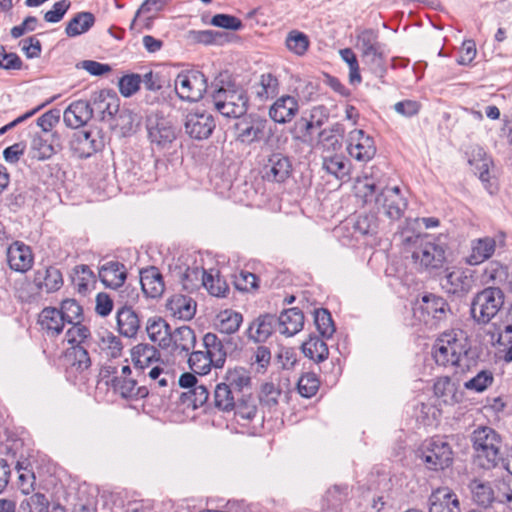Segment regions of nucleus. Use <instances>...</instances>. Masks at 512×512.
I'll return each mask as SVG.
<instances>
[{"label": "nucleus", "mask_w": 512, "mask_h": 512, "mask_svg": "<svg viewBox=\"0 0 512 512\" xmlns=\"http://www.w3.org/2000/svg\"><path fill=\"white\" fill-rule=\"evenodd\" d=\"M402 244L419 272L439 271L447 262L446 246L428 234L403 235Z\"/></svg>", "instance_id": "f257e3e1"}, {"label": "nucleus", "mask_w": 512, "mask_h": 512, "mask_svg": "<svg viewBox=\"0 0 512 512\" xmlns=\"http://www.w3.org/2000/svg\"><path fill=\"white\" fill-rule=\"evenodd\" d=\"M354 192L363 204L373 203L377 210H383L391 220L400 219L407 207V201L398 186L385 187L378 192L374 181L369 177L358 178L354 184Z\"/></svg>", "instance_id": "f03ea898"}, {"label": "nucleus", "mask_w": 512, "mask_h": 512, "mask_svg": "<svg viewBox=\"0 0 512 512\" xmlns=\"http://www.w3.org/2000/svg\"><path fill=\"white\" fill-rule=\"evenodd\" d=\"M471 442L479 459L487 469L495 468L503 461V442L500 434L488 426H480L471 434Z\"/></svg>", "instance_id": "7ed1b4c3"}, {"label": "nucleus", "mask_w": 512, "mask_h": 512, "mask_svg": "<svg viewBox=\"0 0 512 512\" xmlns=\"http://www.w3.org/2000/svg\"><path fill=\"white\" fill-rule=\"evenodd\" d=\"M214 91L211 94L215 109L228 118H241L248 109V97L243 88L233 84L226 87L213 83Z\"/></svg>", "instance_id": "20e7f679"}, {"label": "nucleus", "mask_w": 512, "mask_h": 512, "mask_svg": "<svg viewBox=\"0 0 512 512\" xmlns=\"http://www.w3.org/2000/svg\"><path fill=\"white\" fill-rule=\"evenodd\" d=\"M468 351L467 338L461 330L442 333L433 346V357L438 365L458 366Z\"/></svg>", "instance_id": "39448f33"}, {"label": "nucleus", "mask_w": 512, "mask_h": 512, "mask_svg": "<svg viewBox=\"0 0 512 512\" xmlns=\"http://www.w3.org/2000/svg\"><path fill=\"white\" fill-rule=\"evenodd\" d=\"M355 48L374 74L382 77L385 73L384 45L379 41V33L372 28H357Z\"/></svg>", "instance_id": "423d86ee"}, {"label": "nucleus", "mask_w": 512, "mask_h": 512, "mask_svg": "<svg viewBox=\"0 0 512 512\" xmlns=\"http://www.w3.org/2000/svg\"><path fill=\"white\" fill-rule=\"evenodd\" d=\"M504 305V293L499 287H487L478 292L471 302V316L481 325L488 324Z\"/></svg>", "instance_id": "0eeeda50"}, {"label": "nucleus", "mask_w": 512, "mask_h": 512, "mask_svg": "<svg viewBox=\"0 0 512 512\" xmlns=\"http://www.w3.org/2000/svg\"><path fill=\"white\" fill-rule=\"evenodd\" d=\"M174 88L180 99L195 102L200 100L207 90V80L199 71H185L177 75Z\"/></svg>", "instance_id": "6e6552de"}, {"label": "nucleus", "mask_w": 512, "mask_h": 512, "mask_svg": "<svg viewBox=\"0 0 512 512\" xmlns=\"http://www.w3.org/2000/svg\"><path fill=\"white\" fill-rule=\"evenodd\" d=\"M137 296L135 290L129 287H125L120 292L124 305L117 311V327L119 333L128 338L134 337L140 328L137 314L127 306L129 303L134 302Z\"/></svg>", "instance_id": "1a4fd4ad"}, {"label": "nucleus", "mask_w": 512, "mask_h": 512, "mask_svg": "<svg viewBox=\"0 0 512 512\" xmlns=\"http://www.w3.org/2000/svg\"><path fill=\"white\" fill-rule=\"evenodd\" d=\"M421 460L430 470H443L453 461L450 445L442 439H432L423 449Z\"/></svg>", "instance_id": "9d476101"}, {"label": "nucleus", "mask_w": 512, "mask_h": 512, "mask_svg": "<svg viewBox=\"0 0 512 512\" xmlns=\"http://www.w3.org/2000/svg\"><path fill=\"white\" fill-rule=\"evenodd\" d=\"M505 244V236L503 234L496 237L484 236L471 240L470 252L465 262L470 266H476L490 259L498 246Z\"/></svg>", "instance_id": "9b49d317"}, {"label": "nucleus", "mask_w": 512, "mask_h": 512, "mask_svg": "<svg viewBox=\"0 0 512 512\" xmlns=\"http://www.w3.org/2000/svg\"><path fill=\"white\" fill-rule=\"evenodd\" d=\"M347 150L352 158L360 162H368L376 154V146L373 138L361 129H355L349 132Z\"/></svg>", "instance_id": "f8f14e48"}, {"label": "nucleus", "mask_w": 512, "mask_h": 512, "mask_svg": "<svg viewBox=\"0 0 512 512\" xmlns=\"http://www.w3.org/2000/svg\"><path fill=\"white\" fill-rule=\"evenodd\" d=\"M186 133L194 139H207L215 128L213 116L206 111L195 110L186 115Z\"/></svg>", "instance_id": "ddd939ff"}, {"label": "nucleus", "mask_w": 512, "mask_h": 512, "mask_svg": "<svg viewBox=\"0 0 512 512\" xmlns=\"http://www.w3.org/2000/svg\"><path fill=\"white\" fill-rule=\"evenodd\" d=\"M267 121L260 117L248 116L235 123L236 140L250 145L264 137Z\"/></svg>", "instance_id": "4468645a"}, {"label": "nucleus", "mask_w": 512, "mask_h": 512, "mask_svg": "<svg viewBox=\"0 0 512 512\" xmlns=\"http://www.w3.org/2000/svg\"><path fill=\"white\" fill-rule=\"evenodd\" d=\"M291 171L290 160L280 153H274L268 157L264 164L262 175L269 182L282 183L291 175Z\"/></svg>", "instance_id": "2eb2a0df"}, {"label": "nucleus", "mask_w": 512, "mask_h": 512, "mask_svg": "<svg viewBox=\"0 0 512 512\" xmlns=\"http://www.w3.org/2000/svg\"><path fill=\"white\" fill-rule=\"evenodd\" d=\"M7 263L13 271L25 273L32 268L34 256L31 248L20 241H15L7 248Z\"/></svg>", "instance_id": "dca6fc26"}, {"label": "nucleus", "mask_w": 512, "mask_h": 512, "mask_svg": "<svg viewBox=\"0 0 512 512\" xmlns=\"http://www.w3.org/2000/svg\"><path fill=\"white\" fill-rule=\"evenodd\" d=\"M103 146L97 134L89 131H77L70 140V148L79 158H88L98 152Z\"/></svg>", "instance_id": "f3484780"}, {"label": "nucleus", "mask_w": 512, "mask_h": 512, "mask_svg": "<svg viewBox=\"0 0 512 512\" xmlns=\"http://www.w3.org/2000/svg\"><path fill=\"white\" fill-rule=\"evenodd\" d=\"M429 512H461L456 493L448 487H439L428 498Z\"/></svg>", "instance_id": "a211bd4d"}, {"label": "nucleus", "mask_w": 512, "mask_h": 512, "mask_svg": "<svg viewBox=\"0 0 512 512\" xmlns=\"http://www.w3.org/2000/svg\"><path fill=\"white\" fill-rule=\"evenodd\" d=\"M441 287L449 294L463 296L473 286V280L467 271L453 268L441 279Z\"/></svg>", "instance_id": "6ab92c4d"}, {"label": "nucleus", "mask_w": 512, "mask_h": 512, "mask_svg": "<svg viewBox=\"0 0 512 512\" xmlns=\"http://www.w3.org/2000/svg\"><path fill=\"white\" fill-rule=\"evenodd\" d=\"M298 111L297 99L290 95H283L270 106L269 117L276 123L285 124L292 121Z\"/></svg>", "instance_id": "aec40b11"}, {"label": "nucleus", "mask_w": 512, "mask_h": 512, "mask_svg": "<svg viewBox=\"0 0 512 512\" xmlns=\"http://www.w3.org/2000/svg\"><path fill=\"white\" fill-rule=\"evenodd\" d=\"M92 108L89 102L78 100L72 102L64 111L63 120L68 127L77 129L92 118Z\"/></svg>", "instance_id": "412c9836"}, {"label": "nucleus", "mask_w": 512, "mask_h": 512, "mask_svg": "<svg viewBox=\"0 0 512 512\" xmlns=\"http://www.w3.org/2000/svg\"><path fill=\"white\" fill-rule=\"evenodd\" d=\"M98 275L106 287L117 289L124 284L127 271L124 264L118 261H107L99 266Z\"/></svg>", "instance_id": "4be33fe9"}, {"label": "nucleus", "mask_w": 512, "mask_h": 512, "mask_svg": "<svg viewBox=\"0 0 512 512\" xmlns=\"http://www.w3.org/2000/svg\"><path fill=\"white\" fill-rule=\"evenodd\" d=\"M196 302L189 296L175 294L166 302V309L170 315L179 320H191L196 313Z\"/></svg>", "instance_id": "5701e85b"}, {"label": "nucleus", "mask_w": 512, "mask_h": 512, "mask_svg": "<svg viewBox=\"0 0 512 512\" xmlns=\"http://www.w3.org/2000/svg\"><path fill=\"white\" fill-rule=\"evenodd\" d=\"M423 316L430 317L435 323L447 318L450 308L445 299L434 294L424 295L419 307ZM424 321H428L425 317Z\"/></svg>", "instance_id": "b1692460"}, {"label": "nucleus", "mask_w": 512, "mask_h": 512, "mask_svg": "<svg viewBox=\"0 0 512 512\" xmlns=\"http://www.w3.org/2000/svg\"><path fill=\"white\" fill-rule=\"evenodd\" d=\"M148 134L151 142L161 148L167 147L176 139L175 128L163 118L148 126Z\"/></svg>", "instance_id": "393cba45"}, {"label": "nucleus", "mask_w": 512, "mask_h": 512, "mask_svg": "<svg viewBox=\"0 0 512 512\" xmlns=\"http://www.w3.org/2000/svg\"><path fill=\"white\" fill-rule=\"evenodd\" d=\"M468 487L476 505L488 508L495 502V487L492 483L475 478L470 481Z\"/></svg>", "instance_id": "a878e982"}, {"label": "nucleus", "mask_w": 512, "mask_h": 512, "mask_svg": "<svg viewBox=\"0 0 512 512\" xmlns=\"http://www.w3.org/2000/svg\"><path fill=\"white\" fill-rule=\"evenodd\" d=\"M278 330L286 336H293L300 332L304 325L303 312L298 308L284 310L277 319Z\"/></svg>", "instance_id": "bb28decb"}, {"label": "nucleus", "mask_w": 512, "mask_h": 512, "mask_svg": "<svg viewBox=\"0 0 512 512\" xmlns=\"http://www.w3.org/2000/svg\"><path fill=\"white\" fill-rule=\"evenodd\" d=\"M140 283L144 294L151 298L160 297L165 290L162 274L156 267L142 270Z\"/></svg>", "instance_id": "cd10ccee"}, {"label": "nucleus", "mask_w": 512, "mask_h": 512, "mask_svg": "<svg viewBox=\"0 0 512 512\" xmlns=\"http://www.w3.org/2000/svg\"><path fill=\"white\" fill-rule=\"evenodd\" d=\"M92 114L95 112L99 114L100 118L104 120L106 117H112L119 109V99L116 95L108 91H100L95 93L90 104Z\"/></svg>", "instance_id": "c85d7f7f"}, {"label": "nucleus", "mask_w": 512, "mask_h": 512, "mask_svg": "<svg viewBox=\"0 0 512 512\" xmlns=\"http://www.w3.org/2000/svg\"><path fill=\"white\" fill-rule=\"evenodd\" d=\"M238 396L251 390L252 379L250 372L244 367H234L227 370L224 381Z\"/></svg>", "instance_id": "c756f323"}, {"label": "nucleus", "mask_w": 512, "mask_h": 512, "mask_svg": "<svg viewBox=\"0 0 512 512\" xmlns=\"http://www.w3.org/2000/svg\"><path fill=\"white\" fill-rule=\"evenodd\" d=\"M276 324L273 315H261L255 319L248 327V338L254 342H265L272 334Z\"/></svg>", "instance_id": "7c9ffc66"}, {"label": "nucleus", "mask_w": 512, "mask_h": 512, "mask_svg": "<svg viewBox=\"0 0 512 512\" xmlns=\"http://www.w3.org/2000/svg\"><path fill=\"white\" fill-rule=\"evenodd\" d=\"M34 283L37 288L44 289L50 293L61 288L63 278L58 268L50 266L35 272Z\"/></svg>", "instance_id": "2f4dec72"}, {"label": "nucleus", "mask_w": 512, "mask_h": 512, "mask_svg": "<svg viewBox=\"0 0 512 512\" xmlns=\"http://www.w3.org/2000/svg\"><path fill=\"white\" fill-rule=\"evenodd\" d=\"M149 339L163 349H170V326L162 318L149 319L146 327Z\"/></svg>", "instance_id": "473e14b6"}, {"label": "nucleus", "mask_w": 512, "mask_h": 512, "mask_svg": "<svg viewBox=\"0 0 512 512\" xmlns=\"http://www.w3.org/2000/svg\"><path fill=\"white\" fill-rule=\"evenodd\" d=\"M322 168L339 180H344L350 173V162L342 154H322Z\"/></svg>", "instance_id": "72a5a7b5"}, {"label": "nucleus", "mask_w": 512, "mask_h": 512, "mask_svg": "<svg viewBox=\"0 0 512 512\" xmlns=\"http://www.w3.org/2000/svg\"><path fill=\"white\" fill-rule=\"evenodd\" d=\"M38 323L50 335L61 333L65 324L60 311L54 307L44 308L39 314Z\"/></svg>", "instance_id": "f704fd0d"}, {"label": "nucleus", "mask_w": 512, "mask_h": 512, "mask_svg": "<svg viewBox=\"0 0 512 512\" xmlns=\"http://www.w3.org/2000/svg\"><path fill=\"white\" fill-rule=\"evenodd\" d=\"M112 387L123 398H144L148 395L146 387H137V382L129 377H114Z\"/></svg>", "instance_id": "c9c22d12"}, {"label": "nucleus", "mask_w": 512, "mask_h": 512, "mask_svg": "<svg viewBox=\"0 0 512 512\" xmlns=\"http://www.w3.org/2000/svg\"><path fill=\"white\" fill-rule=\"evenodd\" d=\"M252 90L259 101L274 98L279 92L278 79L271 73L262 74L259 81L253 85Z\"/></svg>", "instance_id": "e433bc0d"}, {"label": "nucleus", "mask_w": 512, "mask_h": 512, "mask_svg": "<svg viewBox=\"0 0 512 512\" xmlns=\"http://www.w3.org/2000/svg\"><path fill=\"white\" fill-rule=\"evenodd\" d=\"M238 397L237 393L223 382L215 386L214 405L222 412L233 411L236 407Z\"/></svg>", "instance_id": "4c0bfd02"}, {"label": "nucleus", "mask_w": 512, "mask_h": 512, "mask_svg": "<svg viewBox=\"0 0 512 512\" xmlns=\"http://www.w3.org/2000/svg\"><path fill=\"white\" fill-rule=\"evenodd\" d=\"M52 138H57V135L54 133ZM53 141L54 140L50 142L48 139L41 135H34L31 140L29 149L30 157L37 161L50 159L56 153V148L53 144Z\"/></svg>", "instance_id": "58836bf2"}, {"label": "nucleus", "mask_w": 512, "mask_h": 512, "mask_svg": "<svg viewBox=\"0 0 512 512\" xmlns=\"http://www.w3.org/2000/svg\"><path fill=\"white\" fill-rule=\"evenodd\" d=\"M243 321L241 313L231 309L220 311L215 320V326L219 332L223 334H234L239 330V327Z\"/></svg>", "instance_id": "ea45409f"}, {"label": "nucleus", "mask_w": 512, "mask_h": 512, "mask_svg": "<svg viewBox=\"0 0 512 512\" xmlns=\"http://www.w3.org/2000/svg\"><path fill=\"white\" fill-rule=\"evenodd\" d=\"M196 344V335L189 326H181L171 332L170 348L189 352Z\"/></svg>", "instance_id": "a19ab883"}, {"label": "nucleus", "mask_w": 512, "mask_h": 512, "mask_svg": "<svg viewBox=\"0 0 512 512\" xmlns=\"http://www.w3.org/2000/svg\"><path fill=\"white\" fill-rule=\"evenodd\" d=\"M203 345L206 352L214 360V367L222 368L225 363L227 353L218 336L214 333H206L203 337Z\"/></svg>", "instance_id": "79ce46f5"}, {"label": "nucleus", "mask_w": 512, "mask_h": 512, "mask_svg": "<svg viewBox=\"0 0 512 512\" xmlns=\"http://www.w3.org/2000/svg\"><path fill=\"white\" fill-rule=\"evenodd\" d=\"M508 268L499 261H490L481 274V281L486 285H500L507 283Z\"/></svg>", "instance_id": "37998d69"}, {"label": "nucleus", "mask_w": 512, "mask_h": 512, "mask_svg": "<svg viewBox=\"0 0 512 512\" xmlns=\"http://www.w3.org/2000/svg\"><path fill=\"white\" fill-rule=\"evenodd\" d=\"M434 394L446 404H455L461 401V394L457 393L455 384L449 377H440L434 383Z\"/></svg>", "instance_id": "c03bdc74"}, {"label": "nucleus", "mask_w": 512, "mask_h": 512, "mask_svg": "<svg viewBox=\"0 0 512 512\" xmlns=\"http://www.w3.org/2000/svg\"><path fill=\"white\" fill-rule=\"evenodd\" d=\"M97 345L107 358H118L122 354L121 340L111 332L105 331L98 335Z\"/></svg>", "instance_id": "a18cd8bd"}, {"label": "nucleus", "mask_w": 512, "mask_h": 512, "mask_svg": "<svg viewBox=\"0 0 512 512\" xmlns=\"http://www.w3.org/2000/svg\"><path fill=\"white\" fill-rule=\"evenodd\" d=\"M95 23V17L90 12L77 13L68 23L65 32L69 37H76L87 32Z\"/></svg>", "instance_id": "49530a36"}, {"label": "nucleus", "mask_w": 512, "mask_h": 512, "mask_svg": "<svg viewBox=\"0 0 512 512\" xmlns=\"http://www.w3.org/2000/svg\"><path fill=\"white\" fill-rule=\"evenodd\" d=\"M131 358L135 367L143 369L158 359V351L149 344L141 343L131 349Z\"/></svg>", "instance_id": "de8ad7c7"}, {"label": "nucleus", "mask_w": 512, "mask_h": 512, "mask_svg": "<svg viewBox=\"0 0 512 512\" xmlns=\"http://www.w3.org/2000/svg\"><path fill=\"white\" fill-rule=\"evenodd\" d=\"M207 273L203 268L188 267L181 277L182 288L191 293L203 287Z\"/></svg>", "instance_id": "09e8293b"}, {"label": "nucleus", "mask_w": 512, "mask_h": 512, "mask_svg": "<svg viewBox=\"0 0 512 512\" xmlns=\"http://www.w3.org/2000/svg\"><path fill=\"white\" fill-rule=\"evenodd\" d=\"M302 352L306 357L315 362L324 361L329 354L326 343L316 336L310 337L302 344Z\"/></svg>", "instance_id": "8fccbe9b"}, {"label": "nucleus", "mask_w": 512, "mask_h": 512, "mask_svg": "<svg viewBox=\"0 0 512 512\" xmlns=\"http://www.w3.org/2000/svg\"><path fill=\"white\" fill-rule=\"evenodd\" d=\"M285 46L294 55L304 56L310 47V40L305 33L291 30L286 36Z\"/></svg>", "instance_id": "3c124183"}, {"label": "nucleus", "mask_w": 512, "mask_h": 512, "mask_svg": "<svg viewBox=\"0 0 512 512\" xmlns=\"http://www.w3.org/2000/svg\"><path fill=\"white\" fill-rule=\"evenodd\" d=\"M469 163L474 167L475 173L479 175L482 181H488L491 160L482 148L476 147L473 149Z\"/></svg>", "instance_id": "603ef678"}, {"label": "nucleus", "mask_w": 512, "mask_h": 512, "mask_svg": "<svg viewBox=\"0 0 512 512\" xmlns=\"http://www.w3.org/2000/svg\"><path fill=\"white\" fill-rule=\"evenodd\" d=\"M209 398V391L205 385L198 384L181 395V402L187 407L197 409L204 405Z\"/></svg>", "instance_id": "864d4df0"}, {"label": "nucleus", "mask_w": 512, "mask_h": 512, "mask_svg": "<svg viewBox=\"0 0 512 512\" xmlns=\"http://www.w3.org/2000/svg\"><path fill=\"white\" fill-rule=\"evenodd\" d=\"M493 381L494 376L491 371L481 370L475 376L465 381L463 386L470 392L482 393L493 384Z\"/></svg>", "instance_id": "5fc2aeb1"}, {"label": "nucleus", "mask_w": 512, "mask_h": 512, "mask_svg": "<svg viewBox=\"0 0 512 512\" xmlns=\"http://www.w3.org/2000/svg\"><path fill=\"white\" fill-rule=\"evenodd\" d=\"M237 416L244 420L255 418L258 408L256 401L251 393L242 394L237 398L236 407L233 410Z\"/></svg>", "instance_id": "6e6d98bb"}, {"label": "nucleus", "mask_w": 512, "mask_h": 512, "mask_svg": "<svg viewBox=\"0 0 512 512\" xmlns=\"http://www.w3.org/2000/svg\"><path fill=\"white\" fill-rule=\"evenodd\" d=\"M72 282L79 293H85L95 282V275L87 265H79L74 269Z\"/></svg>", "instance_id": "4d7b16f0"}, {"label": "nucleus", "mask_w": 512, "mask_h": 512, "mask_svg": "<svg viewBox=\"0 0 512 512\" xmlns=\"http://www.w3.org/2000/svg\"><path fill=\"white\" fill-rule=\"evenodd\" d=\"M191 370L199 375H206L210 372L211 366H214V360L207 352L194 351L188 359Z\"/></svg>", "instance_id": "13d9d810"}, {"label": "nucleus", "mask_w": 512, "mask_h": 512, "mask_svg": "<svg viewBox=\"0 0 512 512\" xmlns=\"http://www.w3.org/2000/svg\"><path fill=\"white\" fill-rule=\"evenodd\" d=\"M71 366L82 372L91 366V359L88 351L81 345H74L70 348L68 355Z\"/></svg>", "instance_id": "bf43d9fd"}, {"label": "nucleus", "mask_w": 512, "mask_h": 512, "mask_svg": "<svg viewBox=\"0 0 512 512\" xmlns=\"http://www.w3.org/2000/svg\"><path fill=\"white\" fill-rule=\"evenodd\" d=\"M319 148L322 149V154H337L336 152L342 148L340 136L332 130H323L319 133Z\"/></svg>", "instance_id": "052dcab7"}, {"label": "nucleus", "mask_w": 512, "mask_h": 512, "mask_svg": "<svg viewBox=\"0 0 512 512\" xmlns=\"http://www.w3.org/2000/svg\"><path fill=\"white\" fill-rule=\"evenodd\" d=\"M378 218L375 214H362L359 215L354 223L353 228L361 235H374L378 230Z\"/></svg>", "instance_id": "680f3d73"}, {"label": "nucleus", "mask_w": 512, "mask_h": 512, "mask_svg": "<svg viewBox=\"0 0 512 512\" xmlns=\"http://www.w3.org/2000/svg\"><path fill=\"white\" fill-rule=\"evenodd\" d=\"M314 321L317 330L323 337L330 338L334 334L335 326L328 310H316L314 314Z\"/></svg>", "instance_id": "e2e57ef3"}, {"label": "nucleus", "mask_w": 512, "mask_h": 512, "mask_svg": "<svg viewBox=\"0 0 512 512\" xmlns=\"http://www.w3.org/2000/svg\"><path fill=\"white\" fill-rule=\"evenodd\" d=\"M58 310L65 323L72 324L81 322L82 307L74 299L63 300Z\"/></svg>", "instance_id": "0e129e2a"}, {"label": "nucleus", "mask_w": 512, "mask_h": 512, "mask_svg": "<svg viewBox=\"0 0 512 512\" xmlns=\"http://www.w3.org/2000/svg\"><path fill=\"white\" fill-rule=\"evenodd\" d=\"M203 287L206 288L210 295L215 297H225L229 291L226 281L218 273L214 275L212 272L207 273Z\"/></svg>", "instance_id": "69168bd1"}, {"label": "nucleus", "mask_w": 512, "mask_h": 512, "mask_svg": "<svg viewBox=\"0 0 512 512\" xmlns=\"http://www.w3.org/2000/svg\"><path fill=\"white\" fill-rule=\"evenodd\" d=\"M48 505L44 494L35 493L21 502L19 512H46Z\"/></svg>", "instance_id": "338daca9"}, {"label": "nucleus", "mask_w": 512, "mask_h": 512, "mask_svg": "<svg viewBox=\"0 0 512 512\" xmlns=\"http://www.w3.org/2000/svg\"><path fill=\"white\" fill-rule=\"evenodd\" d=\"M495 502L505 504L512 509V481L499 479L494 481Z\"/></svg>", "instance_id": "774afa93"}]
</instances>
